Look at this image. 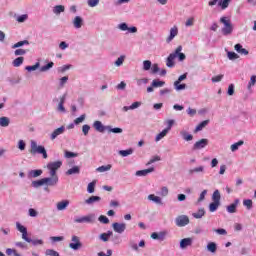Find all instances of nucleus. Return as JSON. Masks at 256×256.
I'll list each match as a JSON object with an SVG mask.
<instances>
[{
	"label": "nucleus",
	"instance_id": "nucleus-1",
	"mask_svg": "<svg viewBox=\"0 0 256 256\" xmlns=\"http://www.w3.org/2000/svg\"><path fill=\"white\" fill-rule=\"evenodd\" d=\"M30 153L32 155H36V153H39L43 156V159H47V150L45 149V146H37V142L32 141L31 142V150Z\"/></svg>",
	"mask_w": 256,
	"mask_h": 256
},
{
	"label": "nucleus",
	"instance_id": "nucleus-2",
	"mask_svg": "<svg viewBox=\"0 0 256 256\" xmlns=\"http://www.w3.org/2000/svg\"><path fill=\"white\" fill-rule=\"evenodd\" d=\"M220 23H223L224 27L222 28L223 35H231L233 33V24L231 20H227V17L220 18Z\"/></svg>",
	"mask_w": 256,
	"mask_h": 256
},
{
	"label": "nucleus",
	"instance_id": "nucleus-3",
	"mask_svg": "<svg viewBox=\"0 0 256 256\" xmlns=\"http://www.w3.org/2000/svg\"><path fill=\"white\" fill-rule=\"evenodd\" d=\"M180 51H183V46H178L174 53H171L166 60V66L172 69V67H175V59H177V53H180Z\"/></svg>",
	"mask_w": 256,
	"mask_h": 256
},
{
	"label": "nucleus",
	"instance_id": "nucleus-4",
	"mask_svg": "<svg viewBox=\"0 0 256 256\" xmlns=\"http://www.w3.org/2000/svg\"><path fill=\"white\" fill-rule=\"evenodd\" d=\"M61 165H63V162L61 161H55L50 162L47 164V169L50 171V175H57V171L61 169Z\"/></svg>",
	"mask_w": 256,
	"mask_h": 256
},
{
	"label": "nucleus",
	"instance_id": "nucleus-5",
	"mask_svg": "<svg viewBox=\"0 0 256 256\" xmlns=\"http://www.w3.org/2000/svg\"><path fill=\"white\" fill-rule=\"evenodd\" d=\"M71 243L69 244L70 249H73V251H78V249H81L83 247V243H81V240L78 236H72Z\"/></svg>",
	"mask_w": 256,
	"mask_h": 256
},
{
	"label": "nucleus",
	"instance_id": "nucleus-6",
	"mask_svg": "<svg viewBox=\"0 0 256 256\" xmlns=\"http://www.w3.org/2000/svg\"><path fill=\"white\" fill-rule=\"evenodd\" d=\"M175 224L177 225V227H185V226L189 225V216L180 215V216L176 217Z\"/></svg>",
	"mask_w": 256,
	"mask_h": 256
},
{
	"label": "nucleus",
	"instance_id": "nucleus-7",
	"mask_svg": "<svg viewBox=\"0 0 256 256\" xmlns=\"http://www.w3.org/2000/svg\"><path fill=\"white\" fill-rule=\"evenodd\" d=\"M51 177L44 178L45 185H49V187H55L57 183H59V176L57 175H50Z\"/></svg>",
	"mask_w": 256,
	"mask_h": 256
},
{
	"label": "nucleus",
	"instance_id": "nucleus-8",
	"mask_svg": "<svg viewBox=\"0 0 256 256\" xmlns=\"http://www.w3.org/2000/svg\"><path fill=\"white\" fill-rule=\"evenodd\" d=\"M209 145V140L208 139H201L199 141H197L194 146H193V150L197 151L199 149H205V147H207Z\"/></svg>",
	"mask_w": 256,
	"mask_h": 256
},
{
	"label": "nucleus",
	"instance_id": "nucleus-9",
	"mask_svg": "<svg viewBox=\"0 0 256 256\" xmlns=\"http://www.w3.org/2000/svg\"><path fill=\"white\" fill-rule=\"evenodd\" d=\"M63 133H65V126L55 129L50 135L51 141H55V139L58 138L59 135H63Z\"/></svg>",
	"mask_w": 256,
	"mask_h": 256
},
{
	"label": "nucleus",
	"instance_id": "nucleus-10",
	"mask_svg": "<svg viewBox=\"0 0 256 256\" xmlns=\"http://www.w3.org/2000/svg\"><path fill=\"white\" fill-rule=\"evenodd\" d=\"M177 35H179V28L177 26H173L170 29V35L167 37L166 41L168 43H171V41H173V39H175V37H177Z\"/></svg>",
	"mask_w": 256,
	"mask_h": 256
},
{
	"label": "nucleus",
	"instance_id": "nucleus-11",
	"mask_svg": "<svg viewBox=\"0 0 256 256\" xmlns=\"http://www.w3.org/2000/svg\"><path fill=\"white\" fill-rule=\"evenodd\" d=\"M112 227L116 233H123L125 229H127V225L125 223H113Z\"/></svg>",
	"mask_w": 256,
	"mask_h": 256
},
{
	"label": "nucleus",
	"instance_id": "nucleus-12",
	"mask_svg": "<svg viewBox=\"0 0 256 256\" xmlns=\"http://www.w3.org/2000/svg\"><path fill=\"white\" fill-rule=\"evenodd\" d=\"M93 220H94V216L88 215V216L76 218L74 221L75 223H93Z\"/></svg>",
	"mask_w": 256,
	"mask_h": 256
},
{
	"label": "nucleus",
	"instance_id": "nucleus-13",
	"mask_svg": "<svg viewBox=\"0 0 256 256\" xmlns=\"http://www.w3.org/2000/svg\"><path fill=\"white\" fill-rule=\"evenodd\" d=\"M193 245V238H184L180 241L181 249H187Z\"/></svg>",
	"mask_w": 256,
	"mask_h": 256
},
{
	"label": "nucleus",
	"instance_id": "nucleus-14",
	"mask_svg": "<svg viewBox=\"0 0 256 256\" xmlns=\"http://www.w3.org/2000/svg\"><path fill=\"white\" fill-rule=\"evenodd\" d=\"M153 171H155V168H148V169H144V170H138L136 171V176L137 177H147V175H149V173H153Z\"/></svg>",
	"mask_w": 256,
	"mask_h": 256
},
{
	"label": "nucleus",
	"instance_id": "nucleus-15",
	"mask_svg": "<svg viewBox=\"0 0 256 256\" xmlns=\"http://www.w3.org/2000/svg\"><path fill=\"white\" fill-rule=\"evenodd\" d=\"M237 205H239V199L234 200V203L226 207L228 213H237Z\"/></svg>",
	"mask_w": 256,
	"mask_h": 256
},
{
	"label": "nucleus",
	"instance_id": "nucleus-16",
	"mask_svg": "<svg viewBox=\"0 0 256 256\" xmlns=\"http://www.w3.org/2000/svg\"><path fill=\"white\" fill-rule=\"evenodd\" d=\"M235 51H237L240 55H249V51L245 48H243V45L236 44L234 46Z\"/></svg>",
	"mask_w": 256,
	"mask_h": 256
},
{
	"label": "nucleus",
	"instance_id": "nucleus-17",
	"mask_svg": "<svg viewBox=\"0 0 256 256\" xmlns=\"http://www.w3.org/2000/svg\"><path fill=\"white\" fill-rule=\"evenodd\" d=\"M94 129H96L99 133H105V127L101 121L97 120L93 124Z\"/></svg>",
	"mask_w": 256,
	"mask_h": 256
},
{
	"label": "nucleus",
	"instance_id": "nucleus-18",
	"mask_svg": "<svg viewBox=\"0 0 256 256\" xmlns=\"http://www.w3.org/2000/svg\"><path fill=\"white\" fill-rule=\"evenodd\" d=\"M73 25L75 29H81V27H83V18L76 16L73 20Z\"/></svg>",
	"mask_w": 256,
	"mask_h": 256
},
{
	"label": "nucleus",
	"instance_id": "nucleus-19",
	"mask_svg": "<svg viewBox=\"0 0 256 256\" xmlns=\"http://www.w3.org/2000/svg\"><path fill=\"white\" fill-rule=\"evenodd\" d=\"M149 201H153L156 203V205H163V200H161V197L155 196V194H150L148 196Z\"/></svg>",
	"mask_w": 256,
	"mask_h": 256
},
{
	"label": "nucleus",
	"instance_id": "nucleus-20",
	"mask_svg": "<svg viewBox=\"0 0 256 256\" xmlns=\"http://www.w3.org/2000/svg\"><path fill=\"white\" fill-rule=\"evenodd\" d=\"M81 173V168L79 166H74L67 170L66 175H79Z\"/></svg>",
	"mask_w": 256,
	"mask_h": 256
},
{
	"label": "nucleus",
	"instance_id": "nucleus-21",
	"mask_svg": "<svg viewBox=\"0 0 256 256\" xmlns=\"http://www.w3.org/2000/svg\"><path fill=\"white\" fill-rule=\"evenodd\" d=\"M67 207H69V200H64L57 203L58 211H64V209H67Z\"/></svg>",
	"mask_w": 256,
	"mask_h": 256
},
{
	"label": "nucleus",
	"instance_id": "nucleus-22",
	"mask_svg": "<svg viewBox=\"0 0 256 256\" xmlns=\"http://www.w3.org/2000/svg\"><path fill=\"white\" fill-rule=\"evenodd\" d=\"M101 201V197L99 196H91L85 200L86 205H93V203H97Z\"/></svg>",
	"mask_w": 256,
	"mask_h": 256
},
{
	"label": "nucleus",
	"instance_id": "nucleus-23",
	"mask_svg": "<svg viewBox=\"0 0 256 256\" xmlns=\"http://www.w3.org/2000/svg\"><path fill=\"white\" fill-rule=\"evenodd\" d=\"M207 125H209V120L202 121L200 124L196 126L195 133H199V131H203V129H205Z\"/></svg>",
	"mask_w": 256,
	"mask_h": 256
},
{
	"label": "nucleus",
	"instance_id": "nucleus-24",
	"mask_svg": "<svg viewBox=\"0 0 256 256\" xmlns=\"http://www.w3.org/2000/svg\"><path fill=\"white\" fill-rule=\"evenodd\" d=\"M139 107H141V102H134V103H132V105H130V106H124L123 107V111H129V110H133V109H137V108H139Z\"/></svg>",
	"mask_w": 256,
	"mask_h": 256
},
{
	"label": "nucleus",
	"instance_id": "nucleus-25",
	"mask_svg": "<svg viewBox=\"0 0 256 256\" xmlns=\"http://www.w3.org/2000/svg\"><path fill=\"white\" fill-rule=\"evenodd\" d=\"M212 201L215 203H221V193L219 190H215L212 195Z\"/></svg>",
	"mask_w": 256,
	"mask_h": 256
},
{
	"label": "nucleus",
	"instance_id": "nucleus-26",
	"mask_svg": "<svg viewBox=\"0 0 256 256\" xmlns=\"http://www.w3.org/2000/svg\"><path fill=\"white\" fill-rule=\"evenodd\" d=\"M9 123H11L9 117H0V127H9Z\"/></svg>",
	"mask_w": 256,
	"mask_h": 256
},
{
	"label": "nucleus",
	"instance_id": "nucleus-27",
	"mask_svg": "<svg viewBox=\"0 0 256 256\" xmlns=\"http://www.w3.org/2000/svg\"><path fill=\"white\" fill-rule=\"evenodd\" d=\"M64 12H65V6L63 5H57L53 9V13L55 15H60V13H64Z\"/></svg>",
	"mask_w": 256,
	"mask_h": 256
},
{
	"label": "nucleus",
	"instance_id": "nucleus-28",
	"mask_svg": "<svg viewBox=\"0 0 256 256\" xmlns=\"http://www.w3.org/2000/svg\"><path fill=\"white\" fill-rule=\"evenodd\" d=\"M219 205H221V203H219V202L210 203V205H209L210 213H215V211H217V209H219Z\"/></svg>",
	"mask_w": 256,
	"mask_h": 256
},
{
	"label": "nucleus",
	"instance_id": "nucleus-29",
	"mask_svg": "<svg viewBox=\"0 0 256 256\" xmlns=\"http://www.w3.org/2000/svg\"><path fill=\"white\" fill-rule=\"evenodd\" d=\"M23 61H25V58L18 57L16 59H14V61L12 62V65H13V67H21V65H23Z\"/></svg>",
	"mask_w": 256,
	"mask_h": 256
},
{
	"label": "nucleus",
	"instance_id": "nucleus-30",
	"mask_svg": "<svg viewBox=\"0 0 256 256\" xmlns=\"http://www.w3.org/2000/svg\"><path fill=\"white\" fill-rule=\"evenodd\" d=\"M243 205H244V207H246V209L248 211H251V209H253V200L245 199V200H243Z\"/></svg>",
	"mask_w": 256,
	"mask_h": 256
},
{
	"label": "nucleus",
	"instance_id": "nucleus-31",
	"mask_svg": "<svg viewBox=\"0 0 256 256\" xmlns=\"http://www.w3.org/2000/svg\"><path fill=\"white\" fill-rule=\"evenodd\" d=\"M245 142L243 140H239L238 142L234 143L231 145L230 149L232 152H235L239 149V147H241V145H243Z\"/></svg>",
	"mask_w": 256,
	"mask_h": 256
},
{
	"label": "nucleus",
	"instance_id": "nucleus-32",
	"mask_svg": "<svg viewBox=\"0 0 256 256\" xmlns=\"http://www.w3.org/2000/svg\"><path fill=\"white\" fill-rule=\"evenodd\" d=\"M111 167H113L111 164L100 166L96 169V171H98V173H105V171H111Z\"/></svg>",
	"mask_w": 256,
	"mask_h": 256
},
{
	"label": "nucleus",
	"instance_id": "nucleus-33",
	"mask_svg": "<svg viewBox=\"0 0 256 256\" xmlns=\"http://www.w3.org/2000/svg\"><path fill=\"white\" fill-rule=\"evenodd\" d=\"M207 249H208V251H210V253H216L217 244L215 242H209L207 245Z\"/></svg>",
	"mask_w": 256,
	"mask_h": 256
},
{
	"label": "nucleus",
	"instance_id": "nucleus-34",
	"mask_svg": "<svg viewBox=\"0 0 256 256\" xmlns=\"http://www.w3.org/2000/svg\"><path fill=\"white\" fill-rule=\"evenodd\" d=\"M205 215V209L201 208L197 212L193 213L195 219H201Z\"/></svg>",
	"mask_w": 256,
	"mask_h": 256
},
{
	"label": "nucleus",
	"instance_id": "nucleus-35",
	"mask_svg": "<svg viewBox=\"0 0 256 256\" xmlns=\"http://www.w3.org/2000/svg\"><path fill=\"white\" fill-rule=\"evenodd\" d=\"M111 235H113V232L112 231H108L107 233H102L100 235V239L104 242H107L109 241V237H111Z\"/></svg>",
	"mask_w": 256,
	"mask_h": 256
},
{
	"label": "nucleus",
	"instance_id": "nucleus-36",
	"mask_svg": "<svg viewBox=\"0 0 256 256\" xmlns=\"http://www.w3.org/2000/svg\"><path fill=\"white\" fill-rule=\"evenodd\" d=\"M203 171H205V167L199 166V167L189 170V173H190V175H193V173H203Z\"/></svg>",
	"mask_w": 256,
	"mask_h": 256
},
{
	"label": "nucleus",
	"instance_id": "nucleus-37",
	"mask_svg": "<svg viewBox=\"0 0 256 256\" xmlns=\"http://www.w3.org/2000/svg\"><path fill=\"white\" fill-rule=\"evenodd\" d=\"M229 3H231V0H223L218 3L219 7H221L222 10L227 9L229 7Z\"/></svg>",
	"mask_w": 256,
	"mask_h": 256
},
{
	"label": "nucleus",
	"instance_id": "nucleus-38",
	"mask_svg": "<svg viewBox=\"0 0 256 256\" xmlns=\"http://www.w3.org/2000/svg\"><path fill=\"white\" fill-rule=\"evenodd\" d=\"M167 133H169V129H164L162 132H160L157 136H156V141H161V139H163V137H165L167 135Z\"/></svg>",
	"mask_w": 256,
	"mask_h": 256
},
{
	"label": "nucleus",
	"instance_id": "nucleus-39",
	"mask_svg": "<svg viewBox=\"0 0 256 256\" xmlns=\"http://www.w3.org/2000/svg\"><path fill=\"white\" fill-rule=\"evenodd\" d=\"M119 155H121L122 157H128V155H133V149L120 150Z\"/></svg>",
	"mask_w": 256,
	"mask_h": 256
},
{
	"label": "nucleus",
	"instance_id": "nucleus-40",
	"mask_svg": "<svg viewBox=\"0 0 256 256\" xmlns=\"http://www.w3.org/2000/svg\"><path fill=\"white\" fill-rule=\"evenodd\" d=\"M96 181H92L88 184V187H87V191L88 193H95V185H96Z\"/></svg>",
	"mask_w": 256,
	"mask_h": 256
},
{
	"label": "nucleus",
	"instance_id": "nucleus-41",
	"mask_svg": "<svg viewBox=\"0 0 256 256\" xmlns=\"http://www.w3.org/2000/svg\"><path fill=\"white\" fill-rule=\"evenodd\" d=\"M53 65H55V63L49 62V63L46 64L45 66H42V67L40 68V71H41L42 73H45V71H49V69H51V68L53 67Z\"/></svg>",
	"mask_w": 256,
	"mask_h": 256
},
{
	"label": "nucleus",
	"instance_id": "nucleus-42",
	"mask_svg": "<svg viewBox=\"0 0 256 256\" xmlns=\"http://www.w3.org/2000/svg\"><path fill=\"white\" fill-rule=\"evenodd\" d=\"M23 45H29V42L27 40L19 41L12 46V49H18V47H23Z\"/></svg>",
	"mask_w": 256,
	"mask_h": 256
},
{
	"label": "nucleus",
	"instance_id": "nucleus-43",
	"mask_svg": "<svg viewBox=\"0 0 256 256\" xmlns=\"http://www.w3.org/2000/svg\"><path fill=\"white\" fill-rule=\"evenodd\" d=\"M33 187H41L42 185H45V178H42L40 180L37 181H33L32 182Z\"/></svg>",
	"mask_w": 256,
	"mask_h": 256
},
{
	"label": "nucleus",
	"instance_id": "nucleus-44",
	"mask_svg": "<svg viewBox=\"0 0 256 256\" xmlns=\"http://www.w3.org/2000/svg\"><path fill=\"white\" fill-rule=\"evenodd\" d=\"M31 177H40V175H43V170H32L30 172Z\"/></svg>",
	"mask_w": 256,
	"mask_h": 256
},
{
	"label": "nucleus",
	"instance_id": "nucleus-45",
	"mask_svg": "<svg viewBox=\"0 0 256 256\" xmlns=\"http://www.w3.org/2000/svg\"><path fill=\"white\" fill-rule=\"evenodd\" d=\"M98 221H100V223H103L104 225L109 224V218H107V216L105 215H100Z\"/></svg>",
	"mask_w": 256,
	"mask_h": 256
},
{
	"label": "nucleus",
	"instance_id": "nucleus-46",
	"mask_svg": "<svg viewBox=\"0 0 256 256\" xmlns=\"http://www.w3.org/2000/svg\"><path fill=\"white\" fill-rule=\"evenodd\" d=\"M165 85V81L153 80L152 87H163Z\"/></svg>",
	"mask_w": 256,
	"mask_h": 256
},
{
	"label": "nucleus",
	"instance_id": "nucleus-47",
	"mask_svg": "<svg viewBox=\"0 0 256 256\" xmlns=\"http://www.w3.org/2000/svg\"><path fill=\"white\" fill-rule=\"evenodd\" d=\"M227 55L230 61H235V59H239V56L235 52H228Z\"/></svg>",
	"mask_w": 256,
	"mask_h": 256
},
{
	"label": "nucleus",
	"instance_id": "nucleus-48",
	"mask_svg": "<svg viewBox=\"0 0 256 256\" xmlns=\"http://www.w3.org/2000/svg\"><path fill=\"white\" fill-rule=\"evenodd\" d=\"M6 255H8V256H11V255L20 256L19 253H17V250L11 249V248L6 249Z\"/></svg>",
	"mask_w": 256,
	"mask_h": 256
},
{
	"label": "nucleus",
	"instance_id": "nucleus-49",
	"mask_svg": "<svg viewBox=\"0 0 256 256\" xmlns=\"http://www.w3.org/2000/svg\"><path fill=\"white\" fill-rule=\"evenodd\" d=\"M193 25H195V18L190 17L187 19L185 26L186 27H193Z\"/></svg>",
	"mask_w": 256,
	"mask_h": 256
},
{
	"label": "nucleus",
	"instance_id": "nucleus-50",
	"mask_svg": "<svg viewBox=\"0 0 256 256\" xmlns=\"http://www.w3.org/2000/svg\"><path fill=\"white\" fill-rule=\"evenodd\" d=\"M143 69H144V71H149V69H151V61L150 60H145L143 62Z\"/></svg>",
	"mask_w": 256,
	"mask_h": 256
},
{
	"label": "nucleus",
	"instance_id": "nucleus-51",
	"mask_svg": "<svg viewBox=\"0 0 256 256\" xmlns=\"http://www.w3.org/2000/svg\"><path fill=\"white\" fill-rule=\"evenodd\" d=\"M222 79H223V74H220V75L212 77L211 81H212V83H219L222 81Z\"/></svg>",
	"mask_w": 256,
	"mask_h": 256
},
{
	"label": "nucleus",
	"instance_id": "nucleus-52",
	"mask_svg": "<svg viewBox=\"0 0 256 256\" xmlns=\"http://www.w3.org/2000/svg\"><path fill=\"white\" fill-rule=\"evenodd\" d=\"M28 17L29 16L27 14H23L21 16H18L17 21H18V23H25V21H27Z\"/></svg>",
	"mask_w": 256,
	"mask_h": 256
},
{
	"label": "nucleus",
	"instance_id": "nucleus-53",
	"mask_svg": "<svg viewBox=\"0 0 256 256\" xmlns=\"http://www.w3.org/2000/svg\"><path fill=\"white\" fill-rule=\"evenodd\" d=\"M46 255H48V256H60L59 252H57V251H55L53 249L46 250Z\"/></svg>",
	"mask_w": 256,
	"mask_h": 256
},
{
	"label": "nucleus",
	"instance_id": "nucleus-54",
	"mask_svg": "<svg viewBox=\"0 0 256 256\" xmlns=\"http://www.w3.org/2000/svg\"><path fill=\"white\" fill-rule=\"evenodd\" d=\"M160 160H161V156H158V155L153 156V157L149 160V162L147 163V165H152V163H156V161H160Z\"/></svg>",
	"mask_w": 256,
	"mask_h": 256
},
{
	"label": "nucleus",
	"instance_id": "nucleus-55",
	"mask_svg": "<svg viewBox=\"0 0 256 256\" xmlns=\"http://www.w3.org/2000/svg\"><path fill=\"white\" fill-rule=\"evenodd\" d=\"M85 121V114H82L80 117L74 120L75 125H79V123H83Z\"/></svg>",
	"mask_w": 256,
	"mask_h": 256
},
{
	"label": "nucleus",
	"instance_id": "nucleus-56",
	"mask_svg": "<svg viewBox=\"0 0 256 256\" xmlns=\"http://www.w3.org/2000/svg\"><path fill=\"white\" fill-rule=\"evenodd\" d=\"M37 69H39V62L33 66H26V71H37Z\"/></svg>",
	"mask_w": 256,
	"mask_h": 256
},
{
	"label": "nucleus",
	"instance_id": "nucleus-57",
	"mask_svg": "<svg viewBox=\"0 0 256 256\" xmlns=\"http://www.w3.org/2000/svg\"><path fill=\"white\" fill-rule=\"evenodd\" d=\"M91 130V126L85 124L82 126V132L84 135H89V131Z\"/></svg>",
	"mask_w": 256,
	"mask_h": 256
},
{
	"label": "nucleus",
	"instance_id": "nucleus-58",
	"mask_svg": "<svg viewBox=\"0 0 256 256\" xmlns=\"http://www.w3.org/2000/svg\"><path fill=\"white\" fill-rule=\"evenodd\" d=\"M255 83H256V76L252 75L250 78V82L248 83V88L251 89V87H254Z\"/></svg>",
	"mask_w": 256,
	"mask_h": 256
},
{
	"label": "nucleus",
	"instance_id": "nucleus-59",
	"mask_svg": "<svg viewBox=\"0 0 256 256\" xmlns=\"http://www.w3.org/2000/svg\"><path fill=\"white\" fill-rule=\"evenodd\" d=\"M123 61H125V57L120 56L115 62L116 67H121V65H123Z\"/></svg>",
	"mask_w": 256,
	"mask_h": 256
},
{
	"label": "nucleus",
	"instance_id": "nucleus-60",
	"mask_svg": "<svg viewBox=\"0 0 256 256\" xmlns=\"http://www.w3.org/2000/svg\"><path fill=\"white\" fill-rule=\"evenodd\" d=\"M235 94V85L230 84L228 87V95L232 96Z\"/></svg>",
	"mask_w": 256,
	"mask_h": 256
},
{
	"label": "nucleus",
	"instance_id": "nucleus-61",
	"mask_svg": "<svg viewBox=\"0 0 256 256\" xmlns=\"http://www.w3.org/2000/svg\"><path fill=\"white\" fill-rule=\"evenodd\" d=\"M89 7H97L99 5V0H88Z\"/></svg>",
	"mask_w": 256,
	"mask_h": 256
},
{
	"label": "nucleus",
	"instance_id": "nucleus-62",
	"mask_svg": "<svg viewBox=\"0 0 256 256\" xmlns=\"http://www.w3.org/2000/svg\"><path fill=\"white\" fill-rule=\"evenodd\" d=\"M215 233H217L218 235H227V230L223 229V228H218L214 230Z\"/></svg>",
	"mask_w": 256,
	"mask_h": 256
},
{
	"label": "nucleus",
	"instance_id": "nucleus-63",
	"mask_svg": "<svg viewBox=\"0 0 256 256\" xmlns=\"http://www.w3.org/2000/svg\"><path fill=\"white\" fill-rule=\"evenodd\" d=\"M25 53H27V51L24 49H16L14 52V55H16V57H17L19 55H25Z\"/></svg>",
	"mask_w": 256,
	"mask_h": 256
},
{
	"label": "nucleus",
	"instance_id": "nucleus-64",
	"mask_svg": "<svg viewBox=\"0 0 256 256\" xmlns=\"http://www.w3.org/2000/svg\"><path fill=\"white\" fill-rule=\"evenodd\" d=\"M30 243H32V245H34V246L43 245V240H39V239L32 240V239H31V242H30Z\"/></svg>",
	"mask_w": 256,
	"mask_h": 256
}]
</instances>
